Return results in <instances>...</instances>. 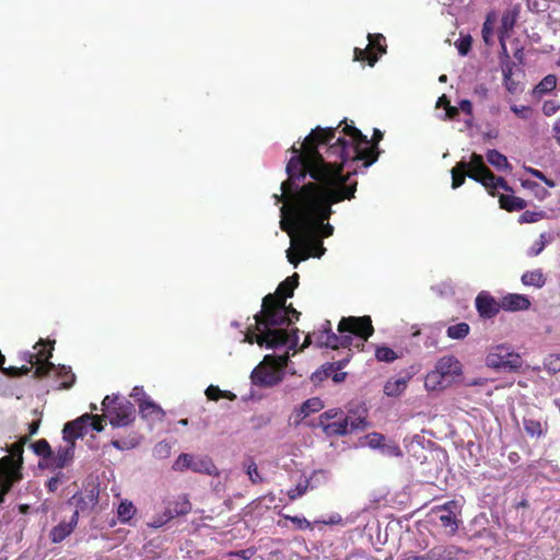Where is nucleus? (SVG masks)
<instances>
[{"label":"nucleus","instance_id":"0eeeda50","mask_svg":"<svg viewBox=\"0 0 560 560\" xmlns=\"http://www.w3.org/2000/svg\"><path fill=\"white\" fill-rule=\"evenodd\" d=\"M463 376V364L454 355H443L424 377V388L428 392H442Z\"/></svg>","mask_w":560,"mask_h":560},{"label":"nucleus","instance_id":"2eb2a0df","mask_svg":"<svg viewBox=\"0 0 560 560\" xmlns=\"http://www.w3.org/2000/svg\"><path fill=\"white\" fill-rule=\"evenodd\" d=\"M458 510V504L455 501H450L443 505L435 506L432 510V515L443 527L447 528L451 534H454L458 527L456 518Z\"/></svg>","mask_w":560,"mask_h":560},{"label":"nucleus","instance_id":"0e129e2a","mask_svg":"<svg viewBox=\"0 0 560 560\" xmlns=\"http://www.w3.org/2000/svg\"><path fill=\"white\" fill-rule=\"evenodd\" d=\"M164 524L163 521H154L152 523H149V526L153 527V528H159L161 527L162 525Z\"/></svg>","mask_w":560,"mask_h":560},{"label":"nucleus","instance_id":"4d7b16f0","mask_svg":"<svg viewBox=\"0 0 560 560\" xmlns=\"http://www.w3.org/2000/svg\"><path fill=\"white\" fill-rule=\"evenodd\" d=\"M459 108L468 115H471V113H472V105H471L470 101H468V100L460 101Z\"/></svg>","mask_w":560,"mask_h":560},{"label":"nucleus","instance_id":"13d9d810","mask_svg":"<svg viewBox=\"0 0 560 560\" xmlns=\"http://www.w3.org/2000/svg\"><path fill=\"white\" fill-rule=\"evenodd\" d=\"M553 136L560 145V119H557L552 126Z\"/></svg>","mask_w":560,"mask_h":560},{"label":"nucleus","instance_id":"bf43d9fd","mask_svg":"<svg viewBox=\"0 0 560 560\" xmlns=\"http://www.w3.org/2000/svg\"><path fill=\"white\" fill-rule=\"evenodd\" d=\"M487 384L486 378H475L466 383L467 386H483Z\"/></svg>","mask_w":560,"mask_h":560},{"label":"nucleus","instance_id":"49530a36","mask_svg":"<svg viewBox=\"0 0 560 560\" xmlns=\"http://www.w3.org/2000/svg\"><path fill=\"white\" fill-rule=\"evenodd\" d=\"M559 109H560V103L558 101H553V100L546 101L542 104V108H541L544 115H546L548 117L555 115Z\"/></svg>","mask_w":560,"mask_h":560},{"label":"nucleus","instance_id":"09e8293b","mask_svg":"<svg viewBox=\"0 0 560 560\" xmlns=\"http://www.w3.org/2000/svg\"><path fill=\"white\" fill-rule=\"evenodd\" d=\"M140 406L144 402V400H150L151 398L145 394L143 387L136 386L133 387L131 395H130Z\"/></svg>","mask_w":560,"mask_h":560},{"label":"nucleus","instance_id":"2f4dec72","mask_svg":"<svg viewBox=\"0 0 560 560\" xmlns=\"http://www.w3.org/2000/svg\"><path fill=\"white\" fill-rule=\"evenodd\" d=\"M452 551L442 549V548H434L430 551L428 555V558L432 560H448L452 558ZM427 557H420L416 555H406L401 560H425Z\"/></svg>","mask_w":560,"mask_h":560},{"label":"nucleus","instance_id":"7ed1b4c3","mask_svg":"<svg viewBox=\"0 0 560 560\" xmlns=\"http://www.w3.org/2000/svg\"><path fill=\"white\" fill-rule=\"evenodd\" d=\"M338 330L341 336H337L331 331L329 322H326L322 329L307 335L300 350L307 348L312 343V338L318 347H329L337 349L339 347L348 346L351 342L352 335L359 336L363 341L368 340L374 329L372 320L369 316L362 317H346L342 318L338 325Z\"/></svg>","mask_w":560,"mask_h":560},{"label":"nucleus","instance_id":"f3484780","mask_svg":"<svg viewBox=\"0 0 560 560\" xmlns=\"http://www.w3.org/2000/svg\"><path fill=\"white\" fill-rule=\"evenodd\" d=\"M518 18V9L511 8L506 10L501 18V25L498 31L499 42L501 44L502 51L506 54L505 40L510 37V33L514 28Z\"/></svg>","mask_w":560,"mask_h":560},{"label":"nucleus","instance_id":"4c0bfd02","mask_svg":"<svg viewBox=\"0 0 560 560\" xmlns=\"http://www.w3.org/2000/svg\"><path fill=\"white\" fill-rule=\"evenodd\" d=\"M375 358L381 362L390 363L395 361L398 358V355L392 348L386 346H380L375 350Z\"/></svg>","mask_w":560,"mask_h":560},{"label":"nucleus","instance_id":"c9c22d12","mask_svg":"<svg viewBox=\"0 0 560 560\" xmlns=\"http://www.w3.org/2000/svg\"><path fill=\"white\" fill-rule=\"evenodd\" d=\"M206 396L210 400H218L220 398H226L230 400H234L236 398V395L229 390H222L218 386L210 385L206 389Z\"/></svg>","mask_w":560,"mask_h":560},{"label":"nucleus","instance_id":"f8f14e48","mask_svg":"<svg viewBox=\"0 0 560 560\" xmlns=\"http://www.w3.org/2000/svg\"><path fill=\"white\" fill-rule=\"evenodd\" d=\"M173 469L176 471H184L190 469L195 472H202L207 475H218V469L211 458L208 456H194L191 454H180L173 464Z\"/></svg>","mask_w":560,"mask_h":560},{"label":"nucleus","instance_id":"a18cd8bd","mask_svg":"<svg viewBox=\"0 0 560 560\" xmlns=\"http://www.w3.org/2000/svg\"><path fill=\"white\" fill-rule=\"evenodd\" d=\"M546 243V235L540 234L539 238L529 247L527 254L532 257L538 256L544 250Z\"/></svg>","mask_w":560,"mask_h":560},{"label":"nucleus","instance_id":"bb28decb","mask_svg":"<svg viewBox=\"0 0 560 560\" xmlns=\"http://www.w3.org/2000/svg\"><path fill=\"white\" fill-rule=\"evenodd\" d=\"M557 86V78L553 74L546 75L532 91L535 98H541Z\"/></svg>","mask_w":560,"mask_h":560},{"label":"nucleus","instance_id":"9d476101","mask_svg":"<svg viewBox=\"0 0 560 560\" xmlns=\"http://www.w3.org/2000/svg\"><path fill=\"white\" fill-rule=\"evenodd\" d=\"M117 399L118 397L106 396L102 401V410L114 428L127 427L135 419L133 405L128 400L117 402Z\"/></svg>","mask_w":560,"mask_h":560},{"label":"nucleus","instance_id":"412c9836","mask_svg":"<svg viewBox=\"0 0 560 560\" xmlns=\"http://www.w3.org/2000/svg\"><path fill=\"white\" fill-rule=\"evenodd\" d=\"M324 408V402L317 398L313 397L304 401L300 408H298L293 413V421L298 425L307 417L313 413L320 411Z\"/></svg>","mask_w":560,"mask_h":560},{"label":"nucleus","instance_id":"5701e85b","mask_svg":"<svg viewBox=\"0 0 560 560\" xmlns=\"http://www.w3.org/2000/svg\"><path fill=\"white\" fill-rule=\"evenodd\" d=\"M139 412L143 419L151 422L161 421L164 417L163 409L152 399L144 400V402L139 406Z\"/></svg>","mask_w":560,"mask_h":560},{"label":"nucleus","instance_id":"a878e982","mask_svg":"<svg viewBox=\"0 0 560 560\" xmlns=\"http://www.w3.org/2000/svg\"><path fill=\"white\" fill-rule=\"evenodd\" d=\"M409 377H397L388 380L384 385V394L388 397H397L407 388Z\"/></svg>","mask_w":560,"mask_h":560},{"label":"nucleus","instance_id":"39448f33","mask_svg":"<svg viewBox=\"0 0 560 560\" xmlns=\"http://www.w3.org/2000/svg\"><path fill=\"white\" fill-rule=\"evenodd\" d=\"M466 176L482 184L491 195H494L498 189L511 190L506 182L501 177H495L486 166L483 158L476 153L470 156L468 162L460 161L452 168V188L456 189L462 186Z\"/></svg>","mask_w":560,"mask_h":560},{"label":"nucleus","instance_id":"6ab92c4d","mask_svg":"<svg viewBox=\"0 0 560 560\" xmlns=\"http://www.w3.org/2000/svg\"><path fill=\"white\" fill-rule=\"evenodd\" d=\"M65 442V446H60L55 454L51 453V457L48 462V465L55 469H61L68 466L73 459L75 443H71L70 441Z\"/></svg>","mask_w":560,"mask_h":560},{"label":"nucleus","instance_id":"a211bd4d","mask_svg":"<svg viewBox=\"0 0 560 560\" xmlns=\"http://www.w3.org/2000/svg\"><path fill=\"white\" fill-rule=\"evenodd\" d=\"M340 422L346 427V432L343 435L357 431H363L369 428L365 410H361L359 412H353L350 410L345 417H342V419H340Z\"/></svg>","mask_w":560,"mask_h":560},{"label":"nucleus","instance_id":"5fc2aeb1","mask_svg":"<svg viewBox=\"0 0 560 560\" xmlns=\"http://www.w3.org/2000/svg\"><path fill=\"white\" fill-rule=\"evenodd\" d=\"M541 215L536 212L525 211L521 218L520 221L524 223H532L536 222Z\"/></svg>","mask_w":560,"mask_h":560},{"label":"nucleus","instance_id":"dca6fc26","mask_svg":"<svg viewBox=\"0 0 560 560\" xmlns=\"http://www.w3.org/2000/svg\"><path fill=\"white\" fill-rule=\"evenodd\" d=\"M501 307V303L487 291H481L476 298L477 312L483 318L495 316Z\"/></svg>","mask_w":560,"mask_h":560},{"label":"nucleus","instance_id":"603ef678","mask_svg":"<svg viewBox=\"0 0 560 560\" xmlns=\"http://www.w3.org/2000/svg\"><path fill=\"white\" fill-rule=\"evenodd\" d=\"M288 520H290L292 523L296 525L300 529H307L311 528V523L305 517L300 516H287Z\"/></svg>","mask_w":560,"mask_h":560},{"label":"nucleus","instance_id":"1a4fd4ad","mask_svg":"<svg viewBox=\"0 0 560 560\" xmlns=\"http://www.w3.org/2000/svg\"><path fill=\"white\" fill-rule=\"evenodd\" d=\"M24 442L14 443L9 448V455L0 458V487L10 490L12 485L21 479V466Z\"/></svg>","mask_w":560,"mask_h":560},{"label":"nucleus","instance_id":"423d86ee","mask_svg":"<svg viewBox=\"0 0 560 560\" xmlns=\"http://www.w3.org/2000/svg\"><path fill=\"white\" fill-rule=\"evenodd\" d=\"M267 349H283V354H266L262 361L252 371L250 381L258 387H273L278 385L285 375L287 368L289 364V358L295 354L298 351V345L294 349H288L284 346L279 347H267L266 345H259Z\"/></svg>","mask_w":560,"mask_h":560},{"label":"nucleus","instance_id":"3c124183","mask_svg":"<svg viewBox=\"0 0 560 560\" xmlns=\"http://www.w3.org/2000/svg\"><path fill=\"white\" fill-rule=\"evenodd\" d=\"M246 472H247L249 479L254 483H257V482L261 481V477H260V475L258 472V468H257V465L255 463H250V464L247 465Z\"/></svg>","mask_w":560,"mask_h":560},{"label":"nucleus","instance_id":"b1692460","mask_svg":"<svg viewBox=\"0 0 560 560\" xmlns=\"http://www.w3.org/2000/svg\"><path fill=\"white\" fill-rule=\"evenodd\" d=\"M521 281L525 287L541 289L546 284L547 278L541 269H534L524 272Z\"/></svg>","mask_w":560,"mask_h":560},{"label":"nucleus","instance_id":"680f3d73","mask_svg":"<svg viewBox=\"0 0 560 560\" xmlns=\"http://www.w3.org/2000/svg\"><path fill=\"white\" fill-rule=\"evenodd\" d=\"M529 173H530L533 176H535L536 178L540 179V180L545 179V177H546V176H545L540 171H538V170L529 168Z\"/></svg>","mask_w":560,"mask_h":560},{"label":"nucleus","instance_id":"58836bf2","mask_svg":"<svg viewBox=\"0 0 560 560\" xmlns=\"http://www.w3.org/2000/svg\"><path fill=\"white\" fill-rule=\"evenodd\" d=\"M139 443H140V439L137 435H132V436H129L124 440H113L112 441V445L119 451L135 448L136 446L139 445Z\"/></svg>","mask_w":560,"mask_h":560},{"label":"nucleus","instance_id":"338daca9","mask_svg":"<svg viewBox=\"0 0 560 560\" xmlns=\"http://www.w3.org/2000/svg\"><path fill=\"white\" fill-rule=\"evenodd\" d=\"M542 182L549 186V187H553L555 186V183L551 180V179H548L547 177H545V179H542Z\"/></svg>","mask_w":560,"mask_h":560},{"label":"nucleus","instance_id":"e2e57ef3","mask_svg":"<svg viewBox=\"0 0 560 560\" xmlns=\"http://www.w3.org/2000/svg\"><path fill=\"white\" fill-rule=\"evenodd\" d=\"M38 427H39L38 422H33L30 425V434H35L37 432V430H38Z\"/></svg>","mask_w":560,"mask_h":560},{"label":"nucleus","instance_id":"20e7f679","mask_svg":"<svg viewBox=\"0 0 560 560\" xmlns=\"http://www.w3.org/2000/svg\"><path fill=\"white\" fill-rule=\"evenodd\" d=\"M37 347L44 348L43 343L36 345L34 349ZM51 357V348L45 351L44 349L37 350V352H25L23 353V360L28 363L31 366L22 365L21 368L12 366L8 370L3 369L2 365L4 363V357L0 352V369L5 371L9 375H24L27 374L33 366H35V376H54L61 381L59 388H70L74 381L75 376L71 372V369L66 365H55L49 362L48 359Z\"/></svg>","mask_w":560,"mask_h":560},{"label":"nucleus","instance_id":"69168bd1","mask_svg":"<svg viewBox=\"0 0 560 560\" xmlns=\"http://www.w3.org/2000/svg\"><path fill=\"white\" fill-rule=\"evenodd\" d=\"M275 500V497L272 494H269V495H266L264 498V501L268 502V503H272Z\"/></svg>","mask_w":560,"mask_h":560},{"label":"nucleus","instance_id":"cd10ccee","mask_svg":"<svg viewBox=\"0 0 560 560\" xmlns=\"http://www.w3.org/2000/svg\"><path fill=\"white\" fill-rule=\"evenodd\" d=\"M487 160L498 171H501V172H511L512 171V166L509 163L506 156L503 155L502 153H500L498 150H489L487 152Z\"/></svg>","mask_w":560,"mask_h":560},{"label":"nucleus","instance_id":"f257e3e1","mask_svg":"<svg viewBox=\"0 0 560 560\" xmlns=\"http://www.w3.org/2000/svg\"><path fill=\"white\" fill-rule=\"evenodd\" d=\"M287 164L288 179L281 184V195H273L280 208V228L291 237L288 260L296 267L308 257L325 253L322 238L334 233L329 224L331 206L354 197L357 173L354 163L372 165L377 155L366 136L345 122L338 128L314 129L300 148L292 145Z\"/></svg>","mask_w":560,"mask_h":560},{"label":"nucleus","instance_id":"473e14b6","mask_svg":"<svg viewBox=\"0 0 560 560\" xmlns=\"http://www.w3.org/2000/svg\"><path fill=\"white\" fill-rule=\"evenodd\" d=\"M499 201L501 208L508 211L522 210L526 207L525 200L511 195H501Z\"/></svg>","mask_w":560,"mask_h":560},{"label":"nucleus","instance_id":"a19ab883","mask_svg":"<svg viewBox=\"0 0 560 560\" xmlns=\"http://www.w3.org/2000/svg\"><path fill=\"white\" fill-rule=\"evenodd\" d=\"M472 44V38L470 35H460V37L455 42V47L458 50L460 56H466Z\"/></svg>","mask_w":560,"mask_h":560},{"label":"nucleus","instance_id":"7c9ffc66","mask_svg":"<svg viewBox=\"0 0 560 560\" xmlns=\"http://www.w3.org/2000/svg\"><path fill=\"white\" fill-rule=\"evenodd\" d=\"M173 504V508L168 511L167 520L174 516L185 515L191 510V504L186 495L178 497Z\"/></svg>","mask_w":560,"mask_h":560},{"label":"nucleus","instance_id":"e433bc0d","mask_svg":"<svg viewBox=\"0 0 560 560\" xmlns=\"http://www.w3.org/2000/svg\"><path fill=\"white\" fill-rule=\"evenodd\" d=\"M436 107H444L445 113L441 116V118L443 119H453L458 114V107L451 106L446 95H442L439 97L436 102Z\"/></svg>","mask_w":560,"mask_h":560},{"label":"nucleus","instance_id":"774afa93","mask_svg":"<svg viewBox=\"0 0 560 560\" xmlns=\"http://www.w3.org/2000/svg\"><path fill=\"white\" fill-rule=\"evenodd\" d=\"M162 450H164L167 453V445L161 443L156 446V451H162Z\"/></svg>","mask_w":560,"mask_h":560},{"label":"nucleus","instance_id":"9b49d317","mask_svg":"<svg viewBox=\"0 0 560 560\" xmlns=\"http://www.w3.org/2000/svg\"><path fill=\"white\" fill-rule=\"evenodd\" d=\"M89 429L97 432L103 431L102 418L85 413L73 421L66 423L62 430L63 441L75 443V440L83 438Z\"/></svg>","mask_w":560,"mask_h":560},{"label":"nucleus","instance_id":"4be33fe9","mask_svg":"<svg viewBox=\"0 0 560 560\" xmlns=\"http://www.w3.org/2000/svg\"><path fill=\"white\" fill-rule=\"evenodd\" d=\"M501 306L509 312L526 311L530 307V301L524 294L508 293L502 298Z\"/></svg>","mask_w":560,"mask_h":560},{"label":"nucleus","instance_id":"f704fd0d","mask_svg":"<svg viewBox=\"0 0 560 560\" xmlns=\"http://www.w3.org/2000/svg\"><path fill=\"white\" fill-rule=\"evenodd\" d=\"M469 331V325L467 323L462 322L455 325H451L446 330V335L451 339L460 340L467 337Z\"/></svg>","mask_w":560,"mask_h":560},{"label":"nucleus","instance_id":"6e6552de","mask_svg":"<svg viewBox=\"0 0 560 560\" xmlns=\"http://www.w3.org/2000/svg\"><path fill=\"white\" fill-rule=\"evenodd\" d=\"M523 360L511 346L493 345L487 348L485 365L497 372H516L522 368Z\"/></svg>","mask_w":560,"mask_h":560},{"label":"nucleus","instance_id":"aec40b11","mask_svg":"<svg viewBox=\"0 0 560 560\" xmlns=\"http://www.w3.org/2000/svg\"><path fill=\"white\" fill-rule=\"evenodd\" d=\"M79 512L74 511L69 522H61L51 528L49 537L54 544L61 542L73 532L78 524Z\"/></svg>","mask_w":560,"mask_h":560},{"label":"nucleus","instance_id":"393cba45","mask_svg":"<svg viewBox=\"0 0 560 560\" xmlns=\"http://www.w3.org/2000/svg\"><path fill=\"white\" fill-rule=\"evenodd\" d=\"M498 21V15L494 11L489 12L486 15V20L482 25L481 36L486 45L491 46L494 43V26Z\"/></svg>","mask_w":560,"mask_h":560},{"label":"nucleus","instance_id":"72a5a7b5","mask_svg":"<svg viewBox=\"0 0 560 560\" xmlns=\"http://www.w3.org/2000/svg\"><path fill=\"white\" fill-rule=\"evenodd\" d=\"M330 480V471L327 469H316L314 470L306 481L311 489L318 488Z\"/></svg>","mask_w":560,"mask_h":560},{"label":"nucleus","instance_id":"8fccbe9b","mask_svg":"<svg viewBox=\"0 0 560 560\" xmlns=\"http://www.w3.org/2000/svg\"><path fill=\"white\" fill-rule=\"evenodd\" d=\"M381 450L383 451V453H385L386 455H389V456H395V457L401 456V451H400L399 446L396 445L395 443L386 444L384 442L383 447Z\"/></svg>","mask_w":560,"mask_h":560},{"label":"nucleus","instance_id":"c03bdc74","mask_svg":"<svg viewBox=\"0 0 560 560\" xmlns=\"http://www.w3.org/2000/svg\"><path fill=\"white\" fill-rule=\"evenodd\" d=\"M524 429L532 436H540L542 434V428L539 421L526 419L524 420Z\"/></svg>","mask_w":560,"mask_h":560},{"label":"nucleus","instance_id":"052dcab7","mask_svg":"<svg viewBox=\"0 0 560 560\" xmlns=\"http://www.w3.org/2000/svg\"><path fill=\"white\" fill-rule=\"evenodd\" d=\"M58 485H59V479H58V477H52V478H50V479H49V481H48V483H47L48 489H49L50 491H56V490H57V488H58Z\"/></svg>","mask_w":560,"mask_h":560},{"label":"nucleus","instance_id":"4468645a","mask_svg":"<svg viewBox=\"0 0 560 560\" xmlns=\"http://www.w3.org/2000/svg\"><path fill=\"white\" fill-rule=\"evenodd\" d=\"M341 410L337 408L328 409L317 419L316 427L320 428L327 436H339L346 432L345 424H341Z\"/></svg>","mask_w":560,"mask_h":560},{"label":"nucleus","instance_id":"de8ad7c7","mask_svg":"<svg viewBox=\"0 0 560 560\" xmlns=\"http://www.w3.org/2000/svg\"><path fill=\"white\" fill-rule=\"evenodd\" d=\"M510 108L517 117H520L521 119H524V120H527L529 118V115L532 112L530 107L525 106V105L513 104V105H511Z\"/></svg>","mask_w":560,"mask_h":560},{"label":"nucleus","instance_id":"6e6d98bb","mask_svg":"<svg viewBox=\"0 0 560 560\" xmlns=\"http://www.w3.org/2000/svg\"><path fill=\"white\" fill-rule=\"evenodd\" d=\"M342 522V517L335 513V514H331L328 518L326 520H323L320 523L325 524V525H336V524H340Z\"/></svg>","mask_w":560,"mask_h":560},{"label":"nucleus","instance_id":"864d4df0","mask_svg":"<svg viewBox=\"0 0 560 560\" xmlns=\"http://www.w3.org/2000/svg\"><path fill=\"white\" fill-rule=\"evenodd\" d=\"M504 85L510 93L517 92V84L511 79L510 72L504 71Z\"/></svg>","mask_w":560,"mask_h":560},{"label":"nucleus","instance_id":"ea45409f","mask_svg":"<svg viewBox=\"0 0 560 560\" xmlns=\"http://www.w3.org/2000/svg\"><path fill=\"white\" fill-rule=\"evenodd\" d=\"M32 447L37 455H39L48 460L50 459L52 452H51L49 443L46 440L36 441L32 445Z\"/></svg>","mask_w":560,"mask_h":560},{"label":"nucleus","instance_id":"c85d7f7f","mask_svg":"<svg viewBox=\"0 0 560 560\" xmlns=\"http://www.w3.org/2000/svg\"><path fill=\"white\" fill-rule=\"evenodd\" d=\"M136 512H137V509L133 505V503L128 499H124L120 501V503L117 508L118 521L121 524H129L130 521L132 520V517L135 516Z\"/></svg>","mask_w":560,"mask_h":560},{"label":"nucleus","instance_id":"f03ea898","mask_svg":"<svg viewBox=\"0 0 560 560\" xmlns=\"http://www.w3.org/2000/svg\"><path fill=\"white\" fill-rule=\"evenodd\" d=\"M298 284L299 275L294 273L279 284L276 294L264 298L261 311L255 315V330L244 335V342L267 347L284 346L288 349L299 345V329L292 325L299 319L300 313L285 305V300L293 295Z\"/></svg>","mask_w":560,"mask_h":560},{"label":"nucleus","instance_id":"79ce46f5","mask_svg":"<svg viewBox=\"0 0 560 560\" xmlns=\"http://www.w3.org/2000/svg\"><path fill=\"white\" fill-rule=\"evenodd\" d=\"M308 489L311 488L306 479L301 480L294 488L288 491V497L290 498V500H295L305 494Z\"/></svg>","mask_w":560,"mask_h":560},{"label":"nucleus","instance_id":"ddd939ff","mask_svg":"<svg viewBox=\"0 0 560 560\" xmlns=\"http://www.w3.org/2000/svg\"><path fill=\"white\" fill-rule=\"evenodd\" d=\"M368 39L369 44L364 49L354 48V58L355 60H366L370 66H373L378 56L386 51L385 37L382 34H369Z\"/></svg>","mask_w":560,"mask_h":560},{"label":"nucleus","instance_id":"c756f323","mask_svg":"<svg viewBox=\"0 0 560 560\" xmlns=\"http://www.w3.org/2000/svg\"><path fill=\"white\" fill-rule=\"evenodd\" d=\"M384 442L385 436L383 434L378 432H372L359 439V446L370 447L372 450H381Z\"/></svg>","mask_w":560,"mask_h":560},{"label":"nucleus","instance_id":"37998d69","mask_svg":"<svg viewBox=\"0 0 560 560\" xmlns=\"http://www.w3.org/2000/svg\"><path fill=\"white\" fill-rule=\"evenodd\" d=\"M544 366L548 372L557 373L560 371V354H549L545 361Z\"/></svg>","mask_w":560,"mask_h":560}]
</instances>
